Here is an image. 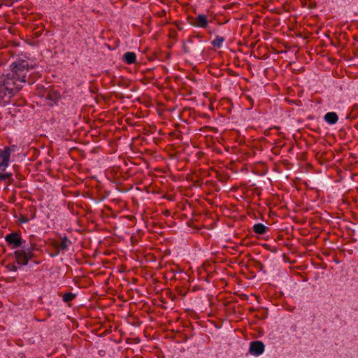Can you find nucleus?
<instances>
[{"mask_svg":"<svg viewBox=\"0 0 358 358\" xmlns=\"http://www.w3.org/2000/svg\"><path fill=\"white\" fill-rule=\"evenodd\" d=\"M271 129H272L271 128H270V129H266V130L264 131V134H265V135H266V136L269 135V134H270V131H271Z\"/></svg>","mask_w":358,"mask_h":358,"instance_id":"nucleus-18","label":"nucleus"},{"mask_svg":"<svg viewBox=\"0 0 358 358\" xmlns=\"http://www.w3.org/2000/svg\"><path fill=\"white\" fill-rule=\"evenodd\" d=\"M13 173L0 171V181H4L6 185H10L13 182Z\"/></svg>","mask_w":358,"mask_h":358,"instance_id":"nucleus-9","label":"nucleus"},{"mask_svg":"<svg viewBox=\"0 0 358 358\" xmlns=\"http://www.w3.org/2000/svg\"><path fill=\"white\" fill-rule=\"evenodd\" d=\"M265 349L264 344L262 341H252L250 344V353L254 356L262 355Z\"/></svg>","mask_w":358,"mask_h":358,"instance_id":"nucleus-7","label":"nucleus"},{"mask_svg":"<svg viewBox=\"0 0 358 358\" xmlns=\"http://www.w3.org/2000/svg\"><path fill=\"white\" fill-rule=\"evenodd\" d=\"M6 268L10 271H16L17 270V266L14 264H8L6 265Z\"/></svg>","mask_w":358,"mask_h":358,"instance_id":"nucleus-16","label":"nucleus"},{"mask_svg":"<svg viewBox=\"0 0 358 358\" xmlns=\"http://www.w3.org/2000/svg\"><path fill=\"white\" fill-rule=\"evenodd\" d=\"M14 255L18 264L23 266L27 265L29 261L34 257V248H29L15 250Z\"/></svg>","mask_w":358,"mask_h":358,"instance_id":"nucleus-2","label":"nucleus"},{"mask_svg":"<svg viewBox=\"0 0 358 358\" xmlns=\"http://www.w3.org/2000/svg\"><path fill=\"white\" fill-rule=\"evenodd\" d=\"M253 231L259 235L266 234L268 231V227L262 223H257L253 225Z\"/></svg>","mask_w":358,"mask_h":358,"instance_id":"nucleus-12","label":"nucleus"},{"mask_svg":"<svg viewBox=\"0 0 358 358\" xmlns=\"http://www.w3.org/2000/svg\"><path fill=\"white\" fill-rule=\"evenodd\" d=\"M24 103V100H22L21 101V103H20V105H23Z\"/></svg>","mask_w":358,"mask_h":358,"instance_id":"nucleus-20","label":"nucleus"},{"mask_svg":"<svg viewBox=\"0 0 358 358\" xmlns=\"http://www.w3.org/2000/svg\"><path fill=\"white\" fill-rule=\"evenodd\" d=\"M50 246L52 248V252H50V255L52 257L58 256L61 252L60 248L59 246V242L55 240H52L50 242Z\"/></svg>","mask_w":358,"mask_h":358,"instance_id":"nucleus-10","label":"nucleus"},{"mask_svg":"<svg viewBox=\"0 0 358 358\" xmlns=\"http://www.w3.org/2000/svg\"><path fill=\"white\" fill-rule=\"evenodd\" d=\"M15 150V146H6L0 149V171H6L9 166L10 155Z\"/></svg>","mask_w":358,"mask_h":358,"instance_id":"nucleus-3","label":"nucleus"},{"mask_svg":"<svg viewBox=\"0 0 358 358\" xmlns=\"http://www.w3.org/2000/svg\"><path fill=\"white\" fill-rule=\"evenodd\" d=\"M225 41L224 37L220 36H216L215 39L211 42L213 47L220 48L222 46L224 41Z\"/></svg>","mask_w":358,"mask_h":358,"instance_id":"nucleus-14","label":"nucleus"},{"mask_svg":"<svg viewBox=\"0 0 358 358\" xmlns=\"http://www.w3.org/2000/svg\"><path fill=\"white\" fill-rule=\"evenodd\" d=\"M241 245H245L246 243H245V241L244 240H242V241L240 243Z\"/></svg>","mask_w":358,"mask_h":358,"instance_id":"nucleus-19","label":"nucleus"},{"mask_svg":"<svg viewBox=\"0 0 358 358\" xmlns=\"http://www.w3.org/2000/svg\"><path fill=\"white\" fill-rule=\"evenodd\" d=\"M18 220L20 223H27L29 221V219L27 218L25 216L21 215Z\"/></svg>","mask_w":358,"mask_h":358,"instance_id":"nucleus-17","label":"nucleus"},{"mask_svg":"<svg viewBox=\"0 0 358 358\" xmlns=\"http://www.w3.org/2000/svg\"><path fill=\"white\" fill-rule=\"evenodd\" d=\"M75 297H76L75 294H73L72 292H67L63 295L62 299L64 302L68 303V302L73 301Z\"/></svg>","mask_w":358,"mask_h":358,"instance_id":"nucleus-15","label":"nucleus"},{"mask_svg":"<svg viewBox=\"0 0 358 358\" xmlns=\"http://www.w3.org/2000/svg\"><path fill=\"white\" fill-rule=\"evenodd\" d=\"M71 245V241L66 236H64L62 238L61 243H59V246L60 248L61 251L62 252L68 250Z\"/></svg>","mask_w":358,"mask_h":358,"instance_id":"nucleus-13","label":"nucleus"},{"mask_svg":"<svg viewBox=\"0 0 358 358\" xmlns=\"http://www.w3.org/2000/svg\"><path fill=\"white\" fill-rule=\"evenodd\" d=\"M32 68L27 61L17 60L10 65V70L0 77V104L5 106L11 102L26 83V76Z\"/></svg>","mask_w":358,"mask_h":358,"instance_id":"nucleus-1","label":"nucleus"},{"mask_svg":"<svg viewBox=\"0 0 358 358\" xmlns=\"http://www.w3.org/2000/svg\"><path fill=\"white\" fill-rule=\"evenodd\" d=\"M209 20L207 16L203 13L197 15L193 17L190 24L194 27L201 29H207L208 27Z\"/></svg>","mask_w":358,"mask_h":358,"instance_id":"nucleus-5","label":"nucleus"},{"mask_svg":"<svg viewBox=\"0 0 358 358\" xmlns=\"http://www.w3.org/2000/svg\"><path fill=\"white\" fill-rule=\"evenodd\" d=\"M5 240L13 249L17 248L22 245L21 235L16 232L7 234L5 236Z\"/></svg>","mask_w":358,"mask_h":358,"instance_id":"nucleus-6","label":"nucleus"},{"mask_svg":"<svg viewBox=\"0 0 358 358\" xmlns=\"http://www.w3.org/2000/svg\"><path fill=\"white\" fill-rule=\"evenodd\" d=\"M273 129H279L280 127H274Z\"/></svg>","mask_w":358,"mask_h":358,"instance_id":"nucleus-21","label":"nucleus"},{"mask_svg":"<svg viewBox=\"0 0 358 358\" xmlns=\"http://www.w3.org/2000/svg\"><path fill=\"white\" fill-rule=\"evenodd\" d=\"M324 121L329 124H334L338 120V116L335 112H328L324 116Z\"/></svg>","mask_w":358,"mask_h":358,"instance_id":"nucleus-8","label":"nucleus"},{"mask_svg":"<svg viewBox=\"0 0 358 358\" xmlns=\"http://www.w3.org/2000/svg\"><path fill=\"white\" fill-rule=\"evenodd\" d=\"M41 96L44 98L46 105L53 106L59 101L60 94L58 90L54 88H50L48 89Z\"/></svg>","mask_w":358,"mask_h":358,"instance_id":"nucleus-4","label":"nucleus"},{"mask_svg":"<svg viewBox=\"0 0 358 358\" xmlns=\"http://www.w3.org/2000/svg\"><path fill=\"white\" fill-rule=\"evenodd\" d=\"M123 60L127 64H134L136 61V55L133 52H127L123 55Z\"/></svg>","mask_w":358,"mask_h":358,"instance_id":"nucleus-11","label":"nucleus"}]
</instances>
